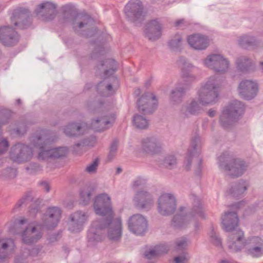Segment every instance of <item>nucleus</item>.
<instances>
[{
    "mask_svg": "<svg viewBox=\"0 0 263 263\" xmlns=\"http://www.w3.org/2000/svg\"><path fill=\"white\" fill-rule=\"evenodd\" d=\"M100 160L96 158L95 160L86 168V171L89 173H93L97 172Z\"/></svg>",
    "mask_w": 263,
    "mask_h": 263,
    "instance_id": "obj_53",
    "label": "nucleus"
},
{
    "mask_svg": "<svg viewBox=\"0 0 263 263\" xmlns=\"http://www.w3.org/2000/svg\"><path fill=\"white\" fill-rule=\"evenodd\" d=\"M62 237V232L53 233L49 236L48 238L49 243H53L58 241Z\"/></svg>",
    "mask_w": 263,
    "mask_h": 263,
    "instance_id": "obj_57",
    "label": "nucleus"
},
{
    "mask_svg": "<svg viewBox=\"0 0 263 263\" xmlns=\"http://www.w3.org/2000/svg\"><path fill=\"white\" fill-rule=\"evenodd\" d=\"M218 87L215 77H210L198 91L200 103L203 105L215 103L219 95Z\"/></svg>",
    "mask_w": 263,
    "mask_h": 263,
    "instance_id": "obj_9",
    "label": "nucleus"
},
{
    "mask_svg": "<svg viewBox=\"0 0 263 263\" xmlns=\"http://www.w3.org/2000/svg\"><path fill=\"white\" fill-rule=\"evenodd\" d=\"M176 209L175 197L168 193L162 194L158 200V210L159 214L167 216L173 214Z\"/></svg>",
    "mask_w": 263,
    "mask_h": 263,
    "instance_id": "obj_16",
    "label": "nucleus"
},
{
    "mask_svg": "<svg viewBox=\"0 0 263 263\" xmlns=\"http://www.w3.org/2000/svg\"><path fill=\"white\" fill-rule=\"evenodd\" d=\"M200 141V137L198 136H195L192 139L191 148L187 151V163L185 166L187 171H190L191 169L193 157L196 156H198L200 154L197 150V145Z\"/></svg>",
    "mask_w": 263,
    "mask_h": 263,
    "instance_id": "obj_30",
    "label": "nucleus"
},
{
    "mask_svg": "<svg viewBox=\"0 0 263 263\" xmlns=\"http://www.w3.org/2000/svg\"><path fill=\"white\" fill-rule=\"evenodd\" d=\"M246 110L245 104L237 100L230 103L222 111L219 121L225 129H229L237 122Z\"/></svg>",
    "mask_w": 263,
    "mask_h": 263,
    "instance_id": "obj_4",
    "label": "nucleus"
},
{
    "mask_svg": "<svg viewBox=\"0 0 263 263\" xmlns=\"http://www.w3.org/2000/svg\"><path fill=\"white\" fill-rule=\"evenodd\" d=\"M64 133L69 137H77L84 133L81 124L74 122L70 123L66 126Z\"/></svg>",
    "mask_w": 263,
    "mask_h": 263,
    "instance_id": "obj_33",
    "label": "nucleus"
},
{
    "mask_svg": "<svg viewBox=\"0 0 263 263\" xmlns=\"http://www.w3.org/2000/svg\"><path fill=\"white\" fill-rule=\"evenodd\" d=\"M185 23V20L183 18H181L178 20H177L175 22V26L177 28L179 27L181 25L184 24Z\"/></svg>",
    "mask_w": 263,
    "mask_h": 263,
    "instance_id": "obj_63",
    "label": "nucleus"
},
{
    "mask_svg": "<svg viewBox=\"0 0 263 263\" xmlns=\"http://www.w3.org/2000/svg\"><path fill=\"white\" fill-rule=\"evenodd\" d=\"M116 118V114L112 113L92 119L91 121V127L96 132H103L108 128V125H112Z\"/></svg>",
    "mask_w": 263,
    "mask_h": 263,
    "instance_id": "obj_24",
    "label": "nucleus"
},
{
    "mask_svg": "<svg viewBox=\"0 0 263 263\" xmlns=\"http://www.w3.org/2000/svg\"><path fill=\"white\" fill-rule=\"evenodd\" d=\"M20 40V35L15 29L9 26L0 27V41L6 46H15Z\"/></svg>",
    "mask_w": 263,
    "mask_h": 263,
    "instance_id": "obj_19",
    "label": "nucleus"
},
{
    "mask_svg": "<svg viewBox=\"0 0 263 263\" xmlns=\"http://www.w3.org/2000/svg\"><path fill=\"white\" fill-rule=\"evenodd\" d=\"M32 157V148L21 143H17L13 145L10 152L11 159L19 163L30 160Z\"/></svg>",
    "mask_w": 263,
    "mask_h": 263,
    "instance_id": "obj_15",
    "label": "nucleus"
},
{
    "mask_svg": "<svg viewBox=\"0 0 263 263\" xmlns=\"http://www.w3.org/2000/svg\"><path fill=\"white\" fill-rule=\"evenodd\" d=\"M186 259L184 255L177 256L174 257V262L175 263H184Z\"/></svg>",
    "mask_w": 263,
    "mask_h": 263,
    "instance_id": "obj_61",
    "label": "nucleus"
},
{
    "mask_svg": "<svg viewBox=\"0 0 263 263\" xmlns=\"http://www.w3.org/2000/svg\"><path fill=\"white\" fill-rule=\"evenodd\" d=\"M195 69V67L191 64L186 66H184L181 69V77L183 79V84H190V87L191 86V83L196 79L193 74Z\"/></svg>",
    "mask_w": 263,
    "mask_h": 263,
    "instance_id": "obj_35",
    "label": "nucleus"
},
{
    "mask_svg": "<svg viewBox=\"0 0 263 263\" xmlns=\"http://www.w3.org/2000/svg\"><path fill=\"white\" fill-rule=\"evenodd\" d=\"M104 103V101L102 99H95L93 101L89 102L87 106L90 111L93 114H95L96 112H100L101 110Z\"/></svg>",
    "mask_w": 263,
    "mask_h": 263,
    "instance_id": "obj_43",
    "label": "nucleus"
},
{
    "mask_svg": "<svg viewBox=\"0 0 263 263\" xmlns=\"http://www.w3.org/2000/svg\"><path fill=\"white\" fill-rule=\"evenodd\" d=\"M163 164L165 167L171 170L176 166L177 160L174 156L168 155L164 159Z\"/></svg>",
    "mask_w": 263,
    "mask_h": 263,
    "instance_id": "obj_48",
    "label": "nucleus"
},
{
    "mask_svg": "<svg viewBox=\"0 0 263 263\" xmlns=\"http://www.w3.org/2000/svg\"><path fill=\"white\" fill-rule=\"evenodd\" d=\"M246 245L247 242L245 239L240 241H235L230 242V243L229 245V248L233 250L235 252H238L241 251Z\"/></svg>",
    "mask_w": 263,
    "mask_h": 263,
    "instance_id": "obj_47",
    "label": "nucleus"
},
{
    "mask_svg": "<svg viewBox=\"0 0 263 263\" xmlns=\"http://www.w3.org/2000/svg\"><path fill=\"white\" fill-rule=\"evenodd\" d=\"M126 20L135 26H140L145 20L146 12L140 0H130L124 8Z\"/></svg>",
    "mask_w": 263,
    "mask_h": 263,
    "instance_id": "obj_8",
    "label": "nucleus"
},
{
    "mask_svg": "<svg viewBox=\"0 0 263 263\" xmlns=\"http://www.w3.org/2000/svg\"><path fill=\"white\" fill-rule=\"evenodd\" d=\"M134 126L138 129H146L148 127L149 121L143 116L136 114L133 118Z\"/></svg>",
    "mask_w": 263,
    "mask_h": 263,
    "instance_id": "obj_40",
    "label": "nucleus"
},
{
    "mask_svg": "<svg viewBox=\"0 0 263 263\" xmlns=\"http://www.w3.org/2000/svg\"><path fill=\"white\" fill-rule=\"evenodd\" d=\"M139 111L144 115L152 114L158 106V101L152 93L145 92L137 100Z\"/></svg>",
    "mask_w": 263,
    "mask_h": 263,
    "instance_id": "obj_13",
    "label": "nucleus"
},
{
    "mask_svg": "<svg viewBox=\"0 0 263 263\" xmlns=\"http://www.w3.org/2000/svg\"><path fill=\"white\" fill-rule=\"evenodd\" d=\"M43 247L41 245H36L31 248H25L22 254L18 256L15 258V263H26L23 258L25 254H27L28 256L35 257L41 251Z\"/></svg>",
    "mask_w": 263,
    "mask_h": 263,
    "instance_id": "obj_34",
    "label": "nucleus"
},
{
    "mask_svg": "<svg viewBox=\"0 0 263 263\" xmlns=\"http://www.w3.org/2000/svg\"><path fill=\"white\" fill-rule=\"evenodd\" d=\"M239 46L245 49H250L257 46L256 38L252 35H244L238 40Z\"/></svg>",
    "mask_w": 263,
    "mask_h": 263,
    "instance_id": "obj_36",
    "label": "nucleus"
},
{
    "mask_svg": "<svg viewBox=\"0 0 263 263\" xmlns=\"http://www.w3.org/2000/svg\"><path fill=\"white\" fill-rule=\"evenodd\" d=\"M61 210L57 206L48 207L44 214L43 223L48 229L54 228L61 217Z\"/></svg>",
    "mask_w": 263,
    "mask_h": 263,
    "instance_id": "obj_21",
    "label": "nucleus"
},
{
    "mask_svg": "<svg viewBox=\"0 0 263 263\" xmlns=\"http://www.w3.org/2000/svg\"><path fill=\"white\" fill-rule=\"evenodd\" d=\"M107 237L112 241H119L122 235V224L120 218H112L111 223L107 226Z\"/></svg>",
    "mask_w": 263,
    "mask_h": 263,
    "instance_id": "obj_27",
    "label": "nucleus"
},
{
    "mask_svg": "<svg viewBox=\"0 0 263 263\" xmlns=\"http://www.w3.org/2000/svg\"><path fill=\"white\" fill-rule=\"evenodd\" d=\"M28 201L33 202L29 206V212L30 216L35 217L41 211V200L38 198L33 201V199L31 197L30 193L26 194L17 201L13 208V211L15 212L17 210H19L20 208H21L23 204H26Z\"/></svg>",
    "mask_w": 263,
    "mask_h": 263,
    "instance_id": "obj_22",
    "label": "nucleus"
},
{
    "mask_svg": "<svg viewBox=\"0 0 263 263\" xmlns=\"http://www.w3.org/2000/svg\"><path fill=\"white\" fill-rule=\"evenodd\" d=\"M97 70H103V76L105 78L113 75L117 70V63L112 59H107L99 61L96 66Z\"/></svg>",
    "mask_w": 263,
    "mask_h": 263,
    "instance_id": "obj_29",
    "label": "nucleus"
},
{
    "mask_svg": "<svg viewBox=\"0 0 263 263\" xmlns=\"http://www.w3.org/2000/svg\"><path fill=\"white\" fill-rule=\"evenodd\" d=\"M248 183L247 181L240 180L235 182L230 189V193L234 198H238L247 190Z\"/></svg>",
    "mask_w": 263,
    "mask_h": 263,
    "instance_id": "obj_37",
    "label": "nucleus"
},
{
    "mask_svg": "<svg viewBox=\"0 0 263 263\" xmlns=\"http://www.w3.org/2000/svg\"><path fill=\"white\" fill-rule=\"evenodd\" d=\"M88 215L82 211H77L70 215L68 230L71 233L80 232L84 224L87 221Z\"/></svg>",
    "mask_w": 263,
    "mask_h": 263,
    "instance_id": "obj_20",
    "label": "nucleus"
},
{
    "mask_svg": "<svg viewBox=\"0 0 263 263\" xmlns=\"http://www.w3.org/2000/svg\"><path fill=\"white\" fill-rule=\"evenodd\" d=\"M187 41L191 47L197 50H204L209 45L208 37L198 33L189 35Z\"/></svg>",
    "mask_w": 263,
    "mask_h": 263,
    "instance_id": "obj_28",
    "label": "nucleus"
},
{
    "mask_svg": "<svg viewBox=\"0 0 263 263\" xmlns=\"http://www.w3.org/2000/svg\"><path fill=\"white\" fill-rule=\"evenodd\" d=\"M92 191H93V189L88 190L83 189L81 190L80 192V203L83 205H86L89 203L91 198Z\"/></svg>",
    "mask_w": 263,
    "mask_h": 263,
    "instance_id": "obj_44",
    "label": "nucleus"
},
{
    "mask_svg": "<svg viewBox=\"0 0 263 263\" xmlns=\"http://www.w3.org/2000/svg\"><path fill=\"white\" fill-rule=\"evenodd\" d=\"M238 91L241 98L250 101L254 99L258 92V84L254 81L243 80L238 86Z\"/></svg>",
    "mask_w": 263,
    "mask_h": 263,
    "instance_id": "obj_17",
    "label": "nucleus"
},
{
    "mask_svg": "<svg viewBox=\"0 0 263 263\" xmlns=\"http://www.w3.org/2000/svg\"><path fill=\"white\" fill-rule=\"evenodd\" d=\"M141 147L143 152L154 155L161 152L162 149L161 143L155 137H146L141 140Z\"/></svg>",
    "mask_w": 263,
    "mask_h": 263,
    "instance_id": "obj_26",
    "label": "nucleus"
},
{
    "mask_svg": "<svg viewBox=\"0 0 263 263\" xmlns=\"http://www.w3.org/2000/svg\"><path fill=\"white\" fill-rule=\"evenodd\" d=\"M202 159H199V162H198V168H197V172H196V174L197 175H199L201 172V170H202Z\"/></svg>",
    "mask_w": 263,
    "mask_h": 263,
    "instance_id": "obj_62",
    "label": "nucleus"
},
{
    "mask_svg": "<svg viewBox=\"0 0 263 263\" xmlns=\"http://www.w3.org/2000/svg\"><path fill=\"white\" fill-rule=\"evenodd\" d=\"M162 24L158 18L149 21L146 25L145 34L152 41L158 40L162 35Z\"/></svg>",
    "mask_w": 263,
    "mask_h": 263,
    "instance_id": "obj_25",
    "label": "nucleus"
},
{
    "mask_svg": "<svg viewBox=\"0 0 263 263\" xmlns=\"http://www.w3.org/2000/svg\"><path fill=\"white\" fill-rule=\"evenodd\" d=\"M2 176L5 179H13L16 176V170L11 167H7L3 171Z\"/></svg>",
    "mask_w": 263,
    "mask_h": 263,
    "instance_id": "obj_50",
    "label": "nucleus"
},
{
    "mask_svg": "<svg viewBox=\"0 0 263 263\" xmlns=\"http://www.w3.org/2000/svg\"><path fill=\"white\" fill-rule=\"evenodd\" d=\"M9 143L7 140H0V155L6 152Z\"/></svg>",
    "mask_w": 263,
    "mask_h": 263,
    "instance_id": "obj_55",
    "label": "nucleus"
},
{
    "mask_svg": "<svg viewBox=\"0 0 263 263\" xmlns=\"http://www.w3.org/2000/svg\"><path fill=\"white\" fill-rule=\"evenodd\" d=\"M253 63L248 58H244L237 63V68L242 72H248L252 70Z\"/></svg>",
    "mask_w": 263,
    "mask_h": 263,
    "instance_id": "obj_42",
    "label": "nucleus"
},
{
    "mask_svg": "<svg viewBox=\"0 0 263 263\" xmlns=\"http://www.w3.org/2000/svg\"><path fill=\"white\" fill-rule=\"evenodd\" d=\"M38 185L44 189L47 193L50 190V186L48 182L46 181H42L38 183Z\"/></svg>",
    "mask_w": 263,
    "mask_h": 263,
    "instance_id": "obj_58",
    "label": "nucleus"
},
{
    "mask_svg": "<svg viewBox=\"0 0 263 263\" xmlns=\"http://www.w3.org/2000/svg\"><path fill=\"white\" fill-rule=\"evenodd\" d=\"M190 88V84H181L180 86H178L172 90L170 96L171 100L174 102H180L183 97L185 96L186 91Z\"/></svg>",
    "mask_w": 263,
    "mask_h": 263,
    "instance_id": "obj_32",
    "label": "nucleus"
},
{
    "mask_svg": "<svg viewBox=\"0 0 263 263\" xmlns=\"http://www.w3.org/2000/svg\"><path fill=\"white\" fill-rule=\"evenodd\" d=\"M245 203V201L241 200L230 205L229 207L233 211L226 212L221 217L224 230L232 232L228 236L230 242L245 240L243 232L240 229L236 230V228L239 223L238 211L243 208Z\"/></svg>",
    "mask_w": 263,
    "mask_h": 263,
    "instance_id": "obj_3",
    "label": "nucleus"
},
{
    "mask_svg": "<svg viewBox=\"0 0 263 263\" xmlns=\"http://www.w3.org/2000/svg\"><path fill=\"white\" fill-rule=\"evenodd\" d=\"M9 245L0 239V263H8L6 258L7 257V249Z\"/></svg>",
    "mask_w": 263,
    "mask_h": 263,
    "instance_id": "obj_45",
    "label": "nucleus"
},
{
    "mask_svg": "<svg viewBox=\"0 0 263 263\" xmlns=\"http://www.w3.org/2000/svg\"><path fill=\"white\" fill-rule=\"evenodd\" d=\"M96 142L94 137L83 139L79 142L76 143L72 146L73 153L78 155L81 153L82 148L84 146H93Z\"/></svg>",
    "mask_w": 263,
    "mask_h": 263,
    "instance_id": "obj_38",
    "label": "nucleus"
},
{
    "mask_svg": "<svg viewBox=\"0 0 263 263\" xmlns=\"http://www.w3.org/2000/svg\"><path fill=\"white\" fill-rule=\"evenodd\" d=\"M118 140L117 139H114L110 145L109 151L117 153L118 149Z\"/></svg>",
    "mask_w": 263,
    "mask_h": 263,
    "instance_id": "obj_60",
    "label": "nucleus"
},
{
    "mask_svg": "<svg viewBox=\"0 0 263 263\" xmlns=\"http://www.w3.org/2000/svg\"><path fill=\"white\" fill-rule=\"evenodd\" d=\"M56 6L49 2H44L38 5L35 10L37 16L45 22L53 20L56 16Z\"/></svg>",
    "mask_w": 263,
    "mask_h": 263,
    "instance_id": "obj_18",
    "label": "nucleus"
},
{
    "mask_svg": "<svg viewBox=\"0 0 263 263\" xmlns=\"http://www.w3.org/2000/svg\"><path fill=\"white\" fill-rule=\"evenodd\" d=\"M176 248L177 249L182 250L185 248L187 246V239L186 238H183L181 240L178 241L176 242Z\"/></svg>",
    "mask_w": 263,
    "mask_h": 263,
    "instance_id": "obj_56",
    "label": "nucleus"
},
{
    "mask_svg": "<svg viewBox=\"0 0 263 263\" xmlns=\"http://www.w3.org/2000/svg\"><path fill=\"white\" fill-rule=\"evenodd\" d=\"M145 180L142 179L141 177H138L137 179L134 181L133 186L137 187L141 185L144 184L145 183Z\"/></svg>",
    "mask_w": 263,
    "mask_h": 263,
    "instance_id": "obj_59",
    "label": "nucleus"
},
{
    "mask_svg": "<svg viewBox=\"0 0 263 263\" xmlns=\"http://www.w3.org/2000/svg\"><path fill=\"white\" fill-rule=\"evenodd\" d=\"M219 166L228 172L231 178L242 176L247 170L248 165L246 162L238 158H234L223 153L218 158Z\"/></svg>",
    "mask_w": 263,
    "mask_h": 263,
    "instance_id": "obj_5",
    "label": "nucleus"
},
{
    "mask_svg": "<svg viewBox=\"0 0 263 263\" xmlns=\"http://www.w3.org/2000/svg\"><path fill=\"white\" fill-rule=\"evenodd\" d=\"M247 255H251L252 257L257 258L262 255L261 248L259 247H255L249 248L246 250Z\"/></svg>",
    "mask_w": 263,
    "mask_h": 263,
    "instance_id": "obj_49",
    "label": "nucleus"
},
{
    "mask_svg": "<svg viewBox=\"0 0 263 263\" xmlns=\"http://www.w3.org/2000/svg\"><path fill=\"white\" fill-rule=\"evenodd\" d=\"M168 251V249L165 245H156L153 248L146 249L144 252V256L147 259H155L162 254H166Z\"/></svg>",
    "mask_w": 263,
    "mask_h": 263,
    "instance_id": "obj_31",
    "label": "nucleus"
},
{
    "mask_svg": "<svg viewBox=\"0 0 263 263\" xmlns=\"http://www.w3.org/2000/svg\"><path fill=\"white\" fill-rule=\"evenodd\" d=\"M129 231L137 236H143L148 230V221L140 214H134L127 220Z\"/></svg>",
    "mask_w": 263,
    "mask_h": 263,
    "instance_id": "obj_12",
    "label": "nucleus"
},
{
    "mask_svg": "<svg viewBox=\"0 0 263 263\" xmlns=\"http://www.w3.org/2000/svg\"><path fill=\"white\" fill-rule=\"evenodd\" d=\"M205 65L213 69L216 73H223L229 66V61L219 54H212L208 55L204 60Z\"/></svg>",
    "mask_w": 263,
    "mask_h": 263,
    "instance_id": "obj_14",
    "label": "nucleus"
},
{
    "mask_svg": "<svg viewBox=\"0 0 263 263\" xmlns=\"http://www.w3.org/2000/svg\"><path fill=\"white\" fill-rule=\"evenodd\" d=\"M31 144L39 148L38 159L43 160H55L65 157L68 149L66 147H59L51 148L50 136L48 131L45 129L36 130L30 138Z\"/></svg>",
    "mask_w": 263,
    "mask_h": 263,
    "instance_id": "obj_1",
    "label": "nucleus"
},
{
    "mask_svg": "<svg viewBox=\"0 0 263 263\" xmlns=\"http://www.w3.org/2000/svg\"><path fill=\"white\" fill-rule=\"evenodd\" d=\"M11 21L17 29H27L32 25V14L28 8L17 7L13 10Z\"/></svg>",
    "mask_w": 263,
    "mask_h": 263,
    "instance_id": "obj_10",
    "label": "nucleus"
},
{
    "mask_svg": "<svg viewBox=\"0 0 263 263\" xmlns=\"http://www.w3.org/2000/svg\"><path fill=\"white\" fill-rule=\"evenodd\" d=\"M111 222L102 220L93 221L87 232V241L89 245L96 246L105 237V230Z\"/></svg>",
    "mask_w": 263,
    "mask_h": 263,
    "instance_id": "obj_11",
    "label": "nucleus"
},
{
    "mask_svg": "<svg viewBox=\"0 0 263 263\" xmlns=\"http://www.w3.org/2000/svg\"><path fill=\"white\" fill-rule=\"evenodd\" d=\"M27 230L28 228H26L22 234V240L24 243L31 245L36 242L42 237V234L40 232H38L34 235L28 236L27 235Z\"/></svg>",
    "mask_w": 263,
    "mask_h": 263,
    "instance_id": "obj_41",
    "label": "nucleus"
},
{
    "mask_svg": "<svg viewBox=\"0 0 263 263\" xmlns=\"http://www.w3.org/2000/svg\"><path fill=\"white\" fill-rule=\"evenodd\" d=\"M187 110L191 115H197L201 112L202 107L197 101L194 100L188 106Z\"/></svg>",
    "mask_w": 263,
    "mask_h": 263,
    "instance_id": "obj_46",
    "label": "nucleus"
},
{
    "mask_svg": "<svg viewBox=\"0 0 263 263\" xmlns=\"http://www.w3.org/2000/svg\"><path fill=\"white\" fill-rule=\"evenodd\" d=\"M136 206L140 210H149L153 205L152 195L143 190L138 191L135 197Z\"/></svg>",
    "mask_w": 263,
    "mask_h": 263,
    "instance_id": "obj_23",
    "label": "nucleus"
},
{
    "mask_svg": "<svg viewBox=\"0 0 263 263\" xmlns=\"http://www.w3.org/2000/svg\"><path fill=\"white\" fill-rule=\"evenodd\" d=\"M93 206L95 213L102 216L97 220L111 222L112 218H114L115 213L110 198L107 194L102 193L96 196L94 199Z\"/></svg>",
    "mask_w": 263,
    "mask_h": 263,
    "instance_id": "obj_7",
    "label": "nucleus"
},
{
    "mask_svg": "<svg viewBox=\"0 0 263 263\" xmlns=\"http://www.w3.org/2000/svg\"><path fill=\"white\" fill-rule=\"evenodd\" d=\"M106 83L104 81L99 82L96 86V89L98 93L103 97H107L108 93L106 91Z\"/></svg>",
    "mask_w": 263,
    "mask_h": 263,
    "instance_id": "obj_52",
    "label": "nucleus"
},
{
    "mask_svg": "<svg viewBox=\"0 0 263 263\" xmlns=\"http://www.w3.org/2000/svg\"><path fill=\"white\" fill-rule=\"evenodd\" d=\"M104 48L102 45H99L97 47L95 48V51L92 52L89 56L90 60L95 59L98 56L99 53H101L104 51Z\"/></svg>",
    "mask_w": 263,
    "mask_h": 263,
    "instance_id": "obj_54",
    "label": "nucleus"
},
{
    "mask_svg": "<svg viewBox=\"0 0 263 263\" xmlns=\"http://www.w3.org/2000/svg\"><path fill=\"white\" fill-rule=\"evenodd\" d=\"M185 208L181 206L179 208L180 213L175 215L172 220V224L177 229L182 228L186 227L189 223L187 217H194L196 215H198L202 219H205V214L203 211V206L201 200L197 197H195L193 204V208L190 212L185 214L183 212Z\"/></svg>",
    "mask_w": 263,
    "mask_h": 263,
    "instance_id": "obj_6",
    "label": "nucleus"
},
{
    "mask_svg": "<svg viewBox=\"0 0 263 263\" xmlns=\"http://www.w3.org/2000/svg\"><path fill=\"white\" fill-rule=\"evenodd\" d=\"M182 38L181 34L177 33L167 42V45L172 50L180 52L182 49Z\"/></svg>",
    "mask_w": 263,
    "mask_h": 263,
    "instance_id": "obj_39",
    "label": "nucleus"
},
{
    "mask_svg": "<svg viewBox=\"0 0 263 263\" xmlns=\"http://www.w3.org/2000/svg\"><path fill=\"white\" fill-rule=\"evenodd\" d=\"M210 238L211 242L217 247H221L222 242L221 238L215 232L213 228H212L210 233Z\"/></svg>",
    "mask_w": 263,
    "mask_h": 263,
    "instance_id": "obj_51",
    "label": "nucleus"
},
{
    "mask_svg": "<svg viewBox=\"0 0 263 263\" xmlns=\"http://www.w3.org/2000/svg\"><path fill=\"white\" fill-rule=\"evenodd\" d=\"M93 87V83L91 82L87 83L84 87V91H88Z\"/></svg>",
    "mask_w": 263,
    "mask_h": 263,
    "instance_id": "obj_64",
    "label": "nucleus"
},
{
    "mask_svg": "<svg viewBox=\"0 0 263 263\" xmlns=\"http://www.w3.org/2000/svg\"><path fill=\"white\" fill-rule=\"evenodd\" d=\"M64 19L71 17L72 28L76 33L86 38L92 37L98 32V28L94 26L95 20L87 13H78L69 9L64 13Z\"/></svg>",
    "mask_w": 263,
    "mask_h": 263,
    "instance_id": "obj_2",
    "label": "nucleus"
}]
</instances>
